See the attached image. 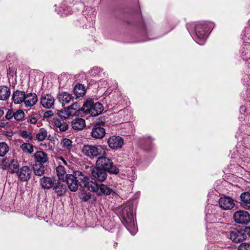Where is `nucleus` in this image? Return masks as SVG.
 Segmentation results:
<instances>
[{"instance_id":"1","label":"nucleus","mask_w":250,"mask_h":250,"mask_svg":"<svg viewBox=\"0 0 250 250\" xmlns=\"http://www.w3.org/2000/svg\"><path fill=\"white\" fill-rule=\"evenodd\" d=\"M64 179L72 191H76L79 186L82 188H87L90 180L87 176L80 171H76L73 174L66 175Z\"/></svg>"},{"instance_id":"2","label":"nucleus","mask_w":250,"mask_h":250,"mask_svg":"<svg viewBox=\"0 0 250 250\" xmlns=\"http://www.w3.org/2000/svg\"><path fill=\"white\" fill-rule=\"evenodd\" d=\"M119 213L124 226L132 234H134L137 229L134 219L132 205L128 204L123 207Z\"/></svg>"},{"instance_id":"3","label":"nucleus","mask_w":250,"mask_h":250,"mask_svg":"<svg viewBox=\"0 0 250 250\" xmlns=\"http://www.w3.org/2000/svg\"><path fill=\"white\" fill-rule=\"evenodd\" d=\"M106 150V146L102 145H84L82 148L83 154L90 159H94L101 155L105 154Z\"/></svg>"},{"instance_id":"4","label":"nucleus","mask_w":250,"mask_h":250,"mask_svg":"<svg viewBox=\"0 0 250 250\" xmlns=\"http://www.w3.org/2000/svg\"><path fill=\"white\" fill-rule=\"evenodd\" d=\"M104 110L103 104L99 102L96 103L92 99H87L83 104L82 110L85 114L91 116H97L102 113Z\"/></svg>"},{"instance_id":"5","label":"nucleus","mask_w":250,"mask_h":250,"mask_svg":"<svg viewBox=\"0 0 250 250\" xmlns=\"http://www.w3.org/2000/svg\"><path fill=\"white\" fill-rule=\"evenodd\" d=\"M97 165L110 174H117L119 172V168L114 165L112 160L105 156L99 157L96 161Z\"/></svg>"},{"instance_id":"6","label":"nucleus","mask_w":250,"mask_h":250,"mask_svg":"<svg viewBox=\"0 0 250 250\" xmlns=\"http://www.w3.org/2000/svg\"><path fill=\"white\" fill-rule=\"evenodd\" d=\"M87 188L90 191L95 192L98 195H110L112 189L103 184H98L96 182L89 181Z\"/></svg>"},{"instance_id":"7","label":"nucleus","mask_w":250,"mask_h":250,"mask_svg":"<svg viewBox=\"0 0 250 250\" xmlns=\"http://www.w3.org/2000/svg\"><path fill=\"white\" fill-rule=\"evenodd\" d=\"M207 25L205 23H199L195 26V33L196 36L195 41L200 45L204 43L206 40Z\"/></svg>"},{"instance_id":"8","label":"nucleus","mask_w":250,"mask_h":250,"mask_svg":"<svg viewBox=\"0 0 250 250\" xmlns=\"http://www.w3.org/2000/svg\"><path fill=\"white\" fill-rule=\"evenodd\" d=\"M3 169H7L10 173H16L19 169V165L17 161L14 159H4L1 164Z\"/></svg>"},{"instance_id":"9","label":"nucleus","mask_w":250,"mask_h":250,"mask_svg":"<svg viewBox=\"0 0 250 250\" xmlns=\"http://www.w3.org/2000/svg\"><path fill=\"white\" fill-rule=\"evenodd\" d=\"M234 221L238 223L247 225L250 222V215L245 210H238L233 214Z\"/></svg>"},{"instance_id":"10","label":"nucleus","mask_w":250,"mask_h":250,"mask_svg":"<svg viewBox=\"0 0 250 250\" xmlns=\"http://www.w3.org/2000/svg\"><path fill=\"white\" fill-rule=\"evenodd\" d=\"M107 176L105 170L98 166L93 167L91 169V177L95 181L102 182L106 179Z\"/></svg>"},{"instance_id":"11","label":"nucleus","mask_w":250,"mask_h":250,"mask_svg":"<svg viewBox=\"0 0 250 250\" xmlns=\"http://www.w3.org/2000/svg\"><path fill=\"white\" fill-rule=\"evenodd\" d=\"M56 161L59 164V165L56 167L57 175L60 180H62V182H64L66 172L65 171L64 167L62 166V165L67 166V161L62 157H58L57 158Z\"/></svg>"},{"instance_id":"12","label":"nucleus","mask_w":250,"mask_h":250,"mask_svg":"<svg viewBox=\"0 0 250 250\" xmlns=\"http://www.w3.org/2000/svg\"><path fill=\"white\" fill-rule=\"evenodd\" d=\"M16 173L21 181L26 182L30 179L31 170L28 166H23Z\"/></svg>"},{"instance_id":"13","label":"nucleus","mask_w":250,"mask_h":250,"mask_svg":"<svg viewBox=\"0 0 250 250\" xmlns=\"http://www.w3.org/2000/svg\"><path fill=\"white\" fill-rule=\"evenodd\" d=\"M107 143L109 147L113 149H117L122 147L124 140L119 136H112L108 138Z\"/></svg>"},{"instance_id":"14","label":"nucleus","mask_w":250,"mask_h":250,"mask_svg":"<svg viewBox=\"0 0 250 250\" xmlns=\"http://www.w3.org/2000/svg\"><path fill=\"white\" fill-rule=\"evenodd\" d=\"M55 99L49 94H42L41 96L40 102L41 105L45 108H51L54 104Z\"/></svg>"},{"instance_id":"15","label":"nucleus","mask_w":250,"mask_h":250,"mask_svg":"<svg viewBox=\"0 0 250 250\" xmlns=\"http://www.w3.org/2000/svg\"><path fill=\"white\" fill-rule=\"evenodd\" d=\"M219 205L221 208L225 210L232 209L234 206L233 200L229 197H222L219 200Z\"/></svg>"},{"instance_id":"16","label":"nucleus","mask_w":250,"mask_h":250,"mask_svg":"<svg viewBox=\"0 0 250 250\" xmlns=\"http://www.w3.org/2000/svg\"><path fill=\"white\" fill-rule=\"evenodd\" d=\"M230 239L235 243H239L247 238V234L245 233V231L234 230L230 233Z\"/></svg>"},{"instance_id":"17","label":"nucleus","mask_w":250,"mask_h":250,"mask_svg":"<svg viewBox=\"0 0 250 250\" xmlns=\"http://www.w3.org/2000/svg\"><path fill=\"white\" fill-rule=\"evenodd\" d=\"M56 181L57 180L55 177L46 176L43 177L40 180L42 187L47 189L53 188Z\"/></svg>"},{"instance_id":"18","label":"nucleus","mask_w":250,"mask_h":250,"mask_svg":"<svg viewBox=\"0 0 250 250\" xmlns=\"http://www.w3.org/2000/svg\"><path fill=\"white\" fill-rule=\"evenodd\" d=\"M38 100V97L36 93H29L25 94L23 102L25 107H31L37 103Z\"/></svg>"},{"instance_id":"19","label":"nucleus","mask_w":250,"mask_h":250,"mask_svg":"<svg viewBox=\"0 0 250 250\" xmlns=\"http://www.w3.org/2000/svg\"><path fill=\"white\" fill-rule=\"evenodd\" d=\"M91 136L96 139H102L105 134L104 128L99 124H96L91 132Z\"/></svg>"},{"instance_id":"20","label":"nucleus","mask_w":250,"mask_h":250,"mask_svg":"<svg viewBox=\"0 0 250 250\" xmlns=\"http://www.w3.org/2000/svg\"><path fill=\"white\" fill-rule=\"evenodd\" d=\"M56 182L55 184L53 186V188L55 192L57 193L59 196H62L65 194L67 190V188L65 184L64 183V182L59 181Z\"/></svg>"},{"instance_id":"21","label":"nucleus","mask_w":250,"mask_h":250,"mask_svg":"<svg viewBox=\"0 0 250 250\" xmlns=\"http://www.w3.org/2000/svg\"><path fill=\"white\" fill-rule=\"evenodd\" d=\"M35 163L43 165L48 161L47 155L42 151H38L34 154Z\"/></svg>"},{"instance_id":"22","label":"nucleus","mask_w":250,"mask_h":250,"mask_svg":"<svg viewBox=\"0 0 250 250\" xmlns=\"http://www.w3.org/2000/svg\"><path fill=\"white\" fill-rule=\"evenodd\" d=\"M25 93L24 91L17 90L12 95V99L15 104H18L23 102Z\"/></svg>"},{"instance_id":"23","label":"nucleus","mask_w":250,"mask_h":250,"mask_svg":"<svg viewBox=\"0 0 250 250\" xmlns=\"http://www.w3.org/2000/svg\"><path fill=\"white\" fill-rule=\"evenodd\" d=\"M58 99L62 105L69 103L72 99V95L67 92H62L58 95Z\"/></svg>"},{"instance_id":"24","label":"nucleus","mask_w":250,"mask_h":250,"mask_svg":"<svg viewBox=\"0 0 250 250\" xmlns=\"http://www.w3.org/2000/svg\"><path fill=\"white\" fill-rule=\"evenodd\" d=\"M85 126V122L84 119L76 118L72 122V127L75 130H82Z\"/></svg>"},{"instance_id":"25","label":"nucleus","mask_w":250,"mask_h":250,"mask_svg":"<svg viewBox=\"0 0 250 250\" xmlns=\"http://www.w3.org/2000/svg\"><path fill=\"white\" fill-rule=\"evenodd\" d=\"M34 174L38 176H42L45 173V167L41 164L35 163L33 166Z\"/></svg>"},{"instance_id":"26","label":"nucleus","mask_w":250,"mask_h":250,"mask_svg":"<svg viewBox=\"0 0 250 250\" xmlns=\"http://www.w3.org/2000/svg\"><path fill=\"white\" fill-rule=\"evenodd\" d=\"M10 89L5 86H0V100L5 101L7 100L10 95Z\"/></svg>"},{"instance_id":"27","label":"nucleus","mask_w":250,"mask_h":250,"mask_svg":"<svg viewBox=\"0 0 250 250\" xmlns=\"http://www.w3.org/2000/svg\"><path fill=\"white\" fill-rule=\"evenodd\" d=\"M54 125L56 129H59L61 131H66L68 128V125L66 123L58 119L54 120Z\"/></svg>"},{"instance_id":"28","label":"nucleus","mask_w":250,"mask_h":250,"mask_svg":"<svg viewBox=\"0 0 250 250\" xmlns=\"http://www.w3.org/2000/svg\"><path fill=\"white\" fill-rule=\"evenodd\" d=\"M57 114L62 119H66L71 116H74V113L70 112L67 107L64 108L63 110H58Z\"/></svg>"},{"instance_id":"29","label":"nucleus","mask_w":250,"mask_h":250,"mask_svg":"<svg viewBox=\"0 0 250 250\" xmlns=\"http://www.w3.org/2000/svg\"><path fill=\"white\" fill-rule=\"evenodd\" d=\"M74 93L77 97H83L85 93L84 86L81 84H77L74 88Z\"/></svg>"},{"instance_id":"30","label":"nucleus","mask_w":250,"mask_h":250,"mask_svg":"<svg viewBox=\"0 0 250 250\" xmlns=\"http://www.w3.org/2000/svg\"><path fill=\"white\" fill-rule=\"evenodd\" d=\"M47 134L48 132L46 129L43 128H41L36 134V139L39 142L42 141L45 139L47 136Z\"/></svg>"},{"instance_id":"31","label":"nucleus","mask_w":250,"mask_h":250,"mask_svg":"<svg viewBox=\"0 0 250 250\" xmlns=\"http://www.w3.org/2000/svg\"><path fill=\"white\" fill-rule=\"evenodd\" d=\"M21 148L24 152L30 154L32 153L34 151L33 146L28 143L22 144L21 146Z\"/></svg>"},{"instance_id":"32","label":"nucleus","mask_w":250,"mask_h":250,"mask_svg":"<svg viewBox=\"0 0 250 250\" xmlns=\"http://www.w3.org/2000/svg\"><path fill=\"white\" fill-rule=\"evenodd\" d=\"M9 151V146L4 142L0 143V156H4Z\"/></svg>"},{"instance_id":"33","label":"nucleus","mask_w":250,"mask_h":250,"mask_svg":"<svg viewBox=\"0 0 250 250\" xmlns=\"http://www.w3.org/2000/svg\"><path fill=\"white\" fill-rule=\"evenodd\" d=\"M67 108L69 109L70 112L74 113V115H75L80 110L82 111V108H80V104L77 103L73 104L70 106H68Z\"/></svg>"},{"instance_id":"34","label":"nucleus","mask_w":250,"mask_h":250,"mask_svg":"<svg viewBox=\"0 0 250 250\" xmlns=\"http://www.w3.org/2000/svg\"><path fill=\"white\" fill-rule=\"evenodd\" d=\"M72 142L69 139L65 138L62 140V147L66 150H70L72 147Z\"/></svg>"},{"instance_id":"35","label":"nucleus","mask_w":250,"mask_h":250,"mask_svg":"<svg viewBox=\"0 0 250 250\" xmlns=\"http://www.w3.org/2000/svg\"><path fill=\"white\" fill-rule=\"evenodd\" d=\"M24 115V112L21 109H19L14 112V118L17 121H21L23 119Z\"/></svg>"},{"instance_id":"36","label":"nucleus","mask_w":250,"mask_h":250,"mask_svg":"<svg viewBox=\"0 0 250 250\" xmlns=\"http://www.w3.org/2000/svg\"><path fill=\"white\" fill-rule=\"evenodd\" d=\"M242 201L246 204H250V193L245 192L241 195Z\"/></svg>"},{"instance_id":"37","label":"nucleus","mask_w":250,"mask_h":250,"mask_svg":"<svg viewBox=\"0 0 250 250\" xmlns=\"http://www.w3.org/2000/svg\"><path fill=\"white\" fill-rule=\"evenodd\" d=\"M80 199L86 202L89 200L91 198V194L89 192L88 193H82L80 195Z\"/></svg>"},{"instance_id":"38","label":"nucleus","mask_w":250,"mask_h":250,"mask_svg":"<svg viewBox=\"0 0 250 250\" xmlns=\"http://www.w3.org/2000/svg\"><path fill=\"white\" fill-rule=\"evenodd\" d=\"M21 135L22 137L27 140H31L32 138L31 134L26 130L22 131L21 133Z\"/></svg>"},{"instance_id":"39","label":"nucleus","mask_w":250,"mask_h":250,"mask_svg":"<svg viewBox=\"0 0 250 250\" xmlns=\"http://www.w3.org/2000/svg\"><path fill=\"white\" fill-rule=\"evenodd\" d=\"M238 250H250V243H242L238 247Z\"/></svg>"},{"instance_id":"40","label":"nucleus","mask_w":250,"mask_h":250,"mask_svg":"<svg viewBox=\"0 0 250 250\" xmlns=\"http://www.w3.org/2000/svg\"><path fill=\"white\" fill-rule=\"evenodd\" d=\"M14 112L12 110H8L7 112V113L5 115V118L7 120H10L13 117H14Z\"/></svg>"},{"instance_id":"41","label":"nucleus","mask_w":250,"mask_h":250,"mask_svg":"<svg viewBox=\"0 0 250 250\" xmlns=\"http://www.w3.org/2000/svg\"><path fill=\"white\" fill-rule=\"evenodd\" d=\"M31 124H35L37 123V120L35 117H31L28 121Z\"/></svg>"},{"instance_id":"42","label":"nucleus","mask_w":250,"mask_h":250,"mask_svg":"<svg viewBox=\"0 0 250 250\" xmlns=\"http://www.w3.org/2000/svg\"><path fill=\"white\" fill-rule=\"evenodd\" d=\"M245 233H247L250 236V227H247L245 228L244 230Z\"/></svg>"},{"instance_id":"43","label":"nucleus","mask_w":250,"mask_h":250,"mask_svg":"<svg viewBox=\"0 0 250 250\" xmlns=\"http://www.w3.org/2000/svg\"><path fill=\"white\" fill-rule=\"evenodd\" d=\"M4 112L2 110L0 109V118L3 115Z\"/></svg>"}]
</instances>
